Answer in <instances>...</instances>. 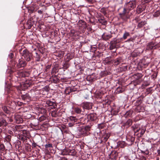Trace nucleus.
<instances>
[{
	"label": "nucleus",
	"mask_w": 160,
	"mask_h": 160,
	"mask_svg": "<svg viewBox=\"0 0 160 160\" xmlns=\"http://www.w3.org/2000/svg\"><path fill=\"white\" fill-rule=\"evenodd\" d=\"M69 67L68 64L67 63H65L63 65V67L64 68L67 69Z\"/></svg>",
	"instance_id": "44"
},
{
	"label": "nucleus",
	"mask_w": 160,
	"mask_h": 160,
	"mask_svg": "<svg viewBox=\"0 0 160 160\" xmlns=\"http://www.w3.org/2000/svg\"><path fill=\"white\" fill-rule=\"evenodd\" d=\"M7 160H12V159H8Z\"/></svg>",
	"instance_id": "60"
},
{
	"label": "nucleus",
	"mask_w": 160,
	"mask_h": 160,
	"mask_svg": "<svg viewBox=\"0 0 160 160\" xmlns=\"http://www.w3.org/2000/svg\"><path fill=\"white\" fill-rule=\"evenodd\" d=\"M15 122L18 123H21L23 122V120L21 116L19 115H15L14 116Z\"/></svg>",
	"instance_id": "6"
},
{
	"label": "nucleus",
	"mask_w": 160,
	"mask_h": 160,
	"mask_svg": "<svg viewBox=\"0 0 160 160\" xmlns=\"http://www.w3.org/2000/svg\"><path fill=\"white\" fill-rule=\"evenodd\" d=\"M26 62L24 60L19 59L18 60V62L16 66L18 68H20L22 67H24L26 65Z\"/></svg>",
	"instance_id": "4"
},
{
	"label": "nucleus",
	"mask_w": 160,
	"mask_h": 160,
	"mask_svg": "<svg viewBox=\"0 0 160 160\" xmlns=\"http://www.w3.org/2000/svg\"><path fill=\"white\" fill-rule=\"evenodd\" d=\"M46 103L48 106H53L54 108L56 106L55 102L48 100L46 101Z\"/></svg>",
	"instance_id": "19"
},
{
	"label": "nucleus",
	"mask_w": 160,
	"mask_h": 160,
	"mask_svg": "<svg viewBox=\"0 0 160 160\" xmlns=\"http://www.w3.org/2000/svg\"><path fill=\"white\" fill-rule=\"evenodd\" d=\"M132 123V120L131 119H128L126 122V124L128 126H130Z\"/></svg>",
	"instance_id": "34"
},
{
	"label": "nucleus",
	"mask_w": 160,
	"mask_h": 160,
	"mask_svg": "<svg viewBox=\"0 0 160 160\" xmlns=\"http://www.w3.org/2000/svg\"><path fill=\"white\" fill-rule=\"evenodd\" d=\"M30 85L29 84H28L27 82L23 84V86L25 87V89L29 87Z\"/></svg>",
	"instance_id": "42"
},
{
	"label": "nucleus",
	"mask_w": 160,
	"mask_h": 160,
	"mask_svg": "<svg viewBox=\"0 0 160 160\" xmlns=\"http://www.w3.org/2000/svg\"><path fill=\"white\" fill-rule=\"evenodd\" d=\"M141 152L146 155H148L149 153V152L148 150H146L145 151H141Z\"/></svg>",
	"instance_id": "40"
},
{
	"label": "nucleus",
	"mask_w": 160,
	"mask_h": 160,
	"mask_svg": "<svg viewBox=\"0 0 160 160\" xmlns=\"http://www.w3.org/2000/svg\"><path fill=\"white\" fill-rule=\"evenodd\" d=\"M13 57V54L12 53H10L8 55V57L10 58H12Z\"/></svg>",
	"instance_id": "45"
},
{
	"label": "nucleus",
	"mask_w": 160,
	"mask_h": 160,
	"mask_svg": "<svg viewBox=\"0 0 160 160\" xmlns=\"http://www.w3.org/2000/svg\"><path fill=\"white\" fill-rule=\"evenodd\" d=\"M67 90H65V93L67 94H69V93H70V92H67Z\"/></svg>",
	"instance_id": "53"
},
{
	"label": "nucleus",
	"mask_w": 160,
	"mask_h": 160,
	"mask_svg": "<svg viewBox=\"0 0 160 160\" xmlns=\"http://www.w3.org/2000/svg\"><path fill=\"white\" fill-rule=\"evenodd\" d=\"M110 44V46L109 47V48L110 50H112L116 48V45H115L113 44Z\"/></svg>",
	"instance_id": "36"
},
{
	"label": "nucleus",
	"mask_w": 160,
	"mask_h": 160,
	"mask_svg": "<svg viewBox=\"0 0 160 160\" xmlns=\"http://www.w3.org/2000/svg\"><path fill=\"white\" fill-rule=\"evenodd\" d=\"M146 24L147 22L145 21H142L138 23L137 27L138 28H141Z\"/></svg>",
	"instance_id": "13"
},
{
	"label": "nucleus",
	"mask_w": 160,
	"mask_h": 160,
	"mask_svg": "<svg viewBox=\"0 0 160 160\" xmlns=\"http://www.w3.org/2000/svg\"><path fill=\"white\" fill-rule=\"evenodd\" d=\"M10 136H8V137L7 138L8 139H10Z\"/></svg>",
	"instance_id": "59"
},
{
	"label": "nucleus",
	"mask_w": 160,
	"mask_h": 160,
	"mask_svg": "<svg viewBox=\"0 0 160 160\" xmlns=\"http://www.w3.org/2000/svg\"><path fill=\"white\" fill-rule=\"evenodd\" d=\"M68 155L71 156H75L76 154V152L74 149L68 150Z\"/></svg>",
	"instance_id": "21"
},
{
	"label": "nucleus",
	"mask_w": 160,
	"mask_h": 160,
	"mask_svg": "<svg viewBox=\"0 0 160 160\" xmlns=\"http://www.w3.org/2000/svg\"><path fill=\"white\" fill-rule=\"evenodd\" d=\"M2 109L5 112L7 113H8L9 112V110H8L7 108L6 107H4L2 108Z\"/></svg>",
	"instance_id": "35"
},
{
	"label": "nucleus",
	"mask_w": 160,
	"mask_h": 160,
	"mask_svg": "<svg viewBox=\"0 0 160 160\" xmlns=\"http://www.w3.org/2000/svg\"><path fill=\"white\" fill-rule=\"evenodd\" d=\"M92 124H93L92 123V124L91 123L90 125H87L85 126L84 128V129H85L87 131H88V132H89V131L90 130Z\"/></svg>",
	"instance_id": "25"
},
{
	"label": "nucleus",
	"mask_w": 160,
	"mask_h": 160,
	"mask_svg": "<svg viewBox=\"0 0 160 160\" xmlns=\"http://www.w3.org/2000/svg\"><path fill=\"white\" fill-rule=\"evenodd\" d=\"M87 119H86V121H85L84 122H82L83 123H86L89 121H93L96 118L94 114H91L87 115Z\"/></svg>",
	"instance_id": "5"
},
{
	"label": "nucleus",
	"mask_w": 160,
	"mask_h": 160,
	"mask_svg": "<svg viewBox=\"0 0 160 160\" xmlns=\"http://www.w3.org/2000/svg\"><path fill=\"white\" fill-rule=\"evenodd\" d=\"M81 134L85 136H87L90 134L89 132L87 131L84 128H81Z\"/></svg>",
	"instance_id": "20"
},
{
	"label": "nucleus",
	"mask_w": 160,
	"mask_h": 160,
	"mask_svg": "<svg viewBox=\"0 0 160 160\" xmlns=\"http://www.w3.org/2000/svg\"><path fill=\"white\" fill-rule=\"evenodd\" d=\"M38 122L37 124H33V126H34L35 127H36V126H37L38 125Z\"/></svg>",
	"instance_id": "55"
},
{
	"label": "nucleus",
	"mask_w": 160,
	"mask_h": 160,
	"mask_svg": "<svg viewBox=\"0 0 160 160\" xmlns=\"http://www.w3.org/2000/svg\"><path fill=\"white\" fill-rule=\"evenodd\" d=\"M68 150L69 149H63L61 152V154L63 155H68Z\"/></svg>",
	"instance_id": "22"
},
{
	"label": "nucleus",
	"mask_w": 160,
	"mask_h": 160,
	"mask_svg": "<svg viewBox=\"0 0 160 160\" xmlns=\"http://www.w3.org/2000/svg\"><path fill=\"white\" fill-rule=\"evenodd\" d=\"M132 128H133V129L135 133H136L138 132L141 129V128H139V129H137L136 127H135V128H134V127L132 126Z\"/></svg>",
	"instance_id": "38"
},
{
	"label": "nucleus",
	"mask_w": 160,
	"mask_h": 160,
	"mask_svg": "<svg viewBox=\"0 0 160 160\" xmlns=\"http://www.w3.org/2000/svg\"><path fill=\"white\" fill-rule=\"evenodd\" d=\"M98 21L100 23H102V24H105L106 22V21L105 20L102 19V18L98 19Z\"/></svg>",
	"instance_id": "33"
},
{
	"label": "nucleus",
	"mask_w": 160,
	"mask_h": 160,
	"mask_svg": "<svg viewBox=\"0 0 160 160\" xmlns=\"http://www.w3.org/2000/svg\"><path fill=\"white\" fill-rule=\"evenodd\" d=\"M28 96V95L27 94L24 95L23 98H26Z\"/></svg>",
	"instance_id": "57"
},
{
	"label": "nucleus",
	"mask_w": 160,
	"mask_h": 160,
	"mask_svg": "<svg viewBox=\"0 0 160 160\" xmlns=\"http://www.w3.org/2000/svg\"><path fill=\"white\" fill-rule=\"evenodd\" d=\"M74 110L75 112L78 114H84V111H82L81 108L78 107H76L74 108Z\"/></svg>",
	"instance_id": "10"
},
{
	"label": "nucleus",
	"mask_w": 160,
	"mask_h": 160,
	"mask_svg": "<svg viewBox=\"0 0 160 160\" xmlns=\"http://www.w3.org/2000/svg\"><path fill=\"white\" fill-rule=\"evenodd\" d=\"M74 123H68V125L69 127H71L72 126H73V125H74Z\"/></svg>",
	"instance_id": "50"
},
{
	"label": "nucleus",
	"mask_w": 160,
	"mask_h": 160,
	"mask_svg": "<svg viewBox=\"0 0 160 160\" xmlns=\"http://www.w3.org/2000/svg\"><path fill=\"white\" fill-rule=\"evenodd\" d=\"M17 73L18 74V76H17V77H24L26 76L23 72H22L18 71Z\"/></svg>",
	"instance_id": "28"
},
{
	"label": "nucleus",
	"mask_w": 160,
	"mask_h": 160,
	"mask_svg": "<svg viewBox=\"0 0 160 160\" xmlns=\"http://www.w3.org/2000/svg\"><path fill=\"white\" fill-rule=\"evenodd\" d=\"M160 13L159 11H157L154 13L153 14V16L155 17H156L159 16L160 15Z\"/></svg>",
	"instance_id": "32"
},
{
	"label": "nucleus",
	"mask_w": 160,
	"mask_h": 160,
	"mask_svg": "<svg viewBox=\"0 0 160 160\" xmlns=\"http://www.w3.org/2000/svg\"><path fill=\"white\" fill-rule=\"evenodd\" d=\"M157 152H158V155H160V150H158V151H157Z\"/></svg>",
	"instance_id": "54"
},
{
	"label": "nucleus",
	"mask_w": 160,
	"mask_h": 160,
	"mask_svg": "<svg viewBox=\"0 0 160 160\" xmlns=\"http://www.w3.org/2000/svg\"><path fill=\"white\" fill-rule=\"evenodd\" d=\"M124 90V89L122 87H119L116 89L115 92L117 94H118L122 92Z\"/></svg>",
	"instance_id": "15"
},
{
	"label": "nucleus",
	"mask_w": 160,
	"mask_h": 160,
	"mask_svg": "<svg viewBox=\"0 0 160 160\" xmlns=\"http://www.w3.org/2000/svg\"><path fill=\"white\" fill-rule=\"evenodd\" d=\"M10 121H11V122H12V120H10Z\"/></svg>",
	"instance_id": "61"
},
{
	"label": "nucleus",
	"mask_w": 160,
	"mask_h": 160,
	"mask_svg": "<svg viewBox=\"0 0 160 160\" xmlns=\"http://www.w3.org/2000/svg\"><path fill=\"white\" fill-rule=\"evenodd\" d=\"M85 1L88 3H91L92 1V0H85Z\"/></svg>",
	"instance_id": "49"
},
{
	"label": "nucleus",
	"mask_w": 160,
	"mask_h": 160,
	"mask_svg": "<svg viewBox=\"0 0 160 160\" xmlns=\"http://www.w3.org/2000/svg\"><path fill=\"white\" fill-rule=\"evenodd\" d=\"M8 124L6 120L4 119H0V127L5 126Z\"/></svg>",
	"instance_id": "14"
},
{
	"label": "nucleus",
	"mask_w": 160,
	"mask_h": 160,
	"mask_svg": "<svg viewBox=\"0 0 160 160\" xmlns=\"http://www.w3.org/2000/svg\"><path fill=\"white\" fill-rule=\"evenodd\" d=\"M21 54L23 57L24 59L28 62L30 61L32 58V54L26 49L23 50L21 52Z\"/></svg>",
	"instance_id": "2"
},
{
	"label": "nucleus",
	"mask_w": 160,
	"mask_h": 160,
	"mask_svg": "<svg viewBox=\"0 0 160 160\" xmlns=\"http://www.w3.org/2000/svg\"><path fill=\"white\" fill-rule=\"evenodd\" d=\"M51 114L52 116L53 117H57L58 115L57 111L55 110L52 111L51 112Z\"/></svg>",
	"instance_id": "24"
},
{
	"label": "nucleus",
	"mask_w": 160,
	"mask_h": 160,
	"mask_svg": "<svg viewBox=\"0 0 160 160\" xmlns=\"http://www.w3.org/2000/svg\"><path fill=\"white\" fill-rule=\"evenodd\" d=\"M142 101L141 99H139L138 100L136 101V102L137 103H138L137 104L138 105H139L140 104H141L142 103Z\"/></svg>",
	"instance_id": "43"
},
{
	"label": "nucleus",
	"mask_w": 160,
	"mask_h": 160,
	"mask_svg": "<svg viewBox=\"0 0 160 160\" xmlns=\"http://www.w3.org/2000/svg\"><path fill=\"white\" fill-rule=\"evenodd\" d=\"M140 130H141L140 137H141L144 133L146 131V128H141Z\"/></svg>",
	"instance_id": "30"
},
{
	"label": "nucleus",
	"mask_w": 160,
	"mask_h": 160,
	"mask_svg": "<svg viewBox=\"0 0 160 160\" xmlns=\"http://www.w3.org/2000/svg\"><path fill=\"white\" fill-rule=\"evenodd\" d=\"M69 119L72 122H76L78 120V119H77L76 117H74V116H70L69 117Z\"/></svg>",
	"instance_id": "23"
},
{
	"label": "nucleus",
	"mask_w": 160,
	"mask_h": 160,
	"mask_svg": "<svg viewBox=\"0 0 160 160\" xmlns=\"http://www.w3.org/2000/svg\"><path fill=\"white\" fill-rule=\"evenodd\" d=\"M46 118V117L44 115H42L39 118V121L40 122H42L45 120Z\"/></svg>",
	"instance_id": "31"
},
{
	"label": "nucleus",
	"mask_w": 160,
	"mask_h": 160,
	"mask_svg": "<svg viewBox=\"0 0 160 160\" xmlns=\"http://www.w3.org/2000/svg\"><path fill=\"white\" fill-rule=\"evenodd\" d=\"M121 39H120L114 38L113 40L110 42V44L116 45L117 44L119 43Z\"/></svg>",
	"instance_id": "12"
},
{
	"label": "nucleus",
	"mask_w": 160,
	"mask_h": 160,
	"mask_svg": "<svg viewBox=\"0 0 160 160\" xmlns=\"http://www.w3.org/2000/svg\"><path fill=\"white\" fill-rule=\"evenodd\" d=\"M38 12L40 14H42V11L40 10H38Z\"/></svg>",
	"instance_id": "51"
},
{
	"label": "nucleus",
	"mask_w": 160,
	"mask_h": 160,
	"mask_svg": "<svg viewBox=\"0 0 160 160\" xmlns=\"http://www.w3.org/2000/svg\"><path fill=\"white\" fill-rule=\"evenodd\" d=\"M118 153L116 151H112L110 154V158L111 159H115L117 157Z\"/></svg>",
	"instance_id": "7"
},
{
	"label": "nucleus",
	"mask_w": 160,
	"mask_h": 160,
	"mask_svg": "<svg viewBox=\"0 0 160 160\" xmlns=\"http://www.w3.org/2000/svg\"><path fill=\"white\" fill-rule=\"evenodd\" d=\"M140 160H146V158L145 157L142 156L140 157Z\"/></svg>",
	"instance_id": "46"
},
{
	"label": "nucleus",
	"mask_w": 160,
	"mask_h": 160,
	"mask_svg": "<svg viewBox=\"0 0 160 160\" xmlns=\"http://www.w3.org/2000/svg\"><path fill=\"white\" fill-rule=\"evenodd\" d=\"M142 75L141 74L138 73L135 75V78L137 79H138L142 77Z\"/></svg>",
	"instance_id": "27"
},
{
	"label": "nucleus",
	"mask_w": 160,
	"mask_h": 160,
	"mask_svg": "<svg viewBox=\"0 0 160 160\" xmlns=\"http://www.w3.org/2000/svg\"><path fill=\"white\" fill-rule=\"evenodd\" d=\"M60 160H67V159L65 158H62Z\"/></svg>",
	"instance_id": "52"
},
{
	"label": "nucleus",
	"mask_w": 160,
	"mask_h": 160,
	"mask_svg": "<svg viewBox=\"0 0 160 160\" xmlns=\"http://www.w3.org/2000/svg\"><path fill=\"white\" fill-rule=\"evenodd\" d=\"M132 112L131 111H128L126 113V115L127 116H130L132 115Z\"/></svg>",
	"instance_id": "41"
},
{
	"label": "nucleus",
	"mask_w": 160,
	"mask_h": 160,
	"mask_svg": "<svg viewBox=\"0 0 160 160\" xmlns=\"http://www.w3.org/2000/svg\"><path fill=\"white\" fill-rule=\"evenodd\" d=\"M145 8L142 5H138L136 8V12L138 14L141 13L145 10Z\"/></svg>",
	"instance_id": "9"
},
{
	"label": "nucleus",
	"mask_w": 160,
	"mask_h": 160,
	"mask_svg": "<svg viewBox=\"0 0 160 160\" xmlns=\"http://www.w3.org/2000/svg\"><path fill=\"white\" fill-rule=\"evenodd\" d=\"M142 0L144 2V3H148V2H150V1H151V0Z\"/></svg>",
	"instance_id": "47"
},
{
	"label": "nucleus",
	"mask_w": 160,
	"mask_h": 160,
	"mask_svg": "<svg viewBox=\"0 0 160 160\" xmlns=\"http://www.w3.org/2000/svg\"><path fill=\"white\" fill-rule=\"evenodd\" d=\"M103 126H102V125L101 124H99L98 125V127L100 128V129H102V128H103Z\"/></svg>",
	"instance_id": "48"
},
{
	"label": "nucleus",
	"mask_w": 160,
	"mask_h": 160,
	"mask_svg": "<svg viewBox=\"0 0 160 160\" xmlns=\"http://www.w3.org/2000/svg\"><path fill=\"white\" fill-rule=\"evenodd\" d=\"M39 53V51L36 52L35 53V55L34 56V57L36 58V61L37 62L39 61L41 59V57Z\"/></svg>",
	"instance_id": "16"
},
{
	"label": "nucleus",
	"mask_w": 160,
	"mask_h": 160,
	"mask_svg": "<svg viewBox=\"0 0 160 160\" xmlns=\"http://www.w3.org/2000/svg\"><path fill=\"white\" fill-rule=\"evenodd\" d=\"M156 44H155L153 42H151L148 43L147 46V48L148 49H155L156 48Z\"/></svg>",
	"instance_id": "11"
},
{
	"label": "nucleus",
	"mask_w": 160,
	"mask_h": 160,
	"mask_svg": "<svg viewBox=\"0 0 160 160\" xmlns=\"http://www.w3.org/2000/svg\"><path fill=\"white\" fill-rule=\"evenodd\" d=\"M149 63V62H147L146 64H144V65L146 66H148Z\"/></svg>",
	"instance_id": "56"
},
{
	"label": "nucleus",
	"mask_w": 160,
	"mask_h": 160,
	"mask_svg": "<svg viewBox=\"0 0 160 160\" xmlns=\"http://www.w3.org/2000/svg\"><path fill=\"white\" fill-rule=\"evenodd\" d=\"M157 160H159V158H158V159H157Z\"/></svg>",
	"instance_id": "62"
},
{
	"label": "nucleus",
	"mask_w": 160,
	"mask_h": 160,
	"mask_svg": "<svg viewBox=\"0 0 160 160\" xmlns=\"http://www.w3.org/2000/svg\"><path fill=\"white\" fill-rule=\"evenodd\" d=\"M118 145V146L121 148H123L125 146V143L124 142H120Z\"/></svg>",
	"instance_id": "29"
},
{
	"label": "nucleus",
	"mask_w": 160,
	"mask_h": 160,
	"mask_svg": "<svg viewBox=\"0 0 160 160\" xmlns=\"http://www.w3.org/2000/svg\"><path fill=\"white\" fill-rule=\"evenodd\" d=\"M79 120V119H78ZM86 119H87L85 118H81L79 119V121H80L83 124H84V123H83L82 122H84L85 121H86Z\"/></svg>",
	"instance_id": "37"
},
{
	"label": "nucleus",
	"mask_w": 160,
	"mask_h": 160,
	"mask_svg": "<svg viewBox=\"0 0 160 160\" xmlns=\"http://www.w3.org/2000/svg\"><path fill=\"white\" fill-rule=\"evenodd\" d=\"M135 20L136 21V22L138 21L137 20V18H136L135 19Z\"/></svg>",
	"instance_id": "58"
},
{
	"label": "nucleus",
	"mask_w": 160,
	"mask_h": 160,
	"mask_svg": "<svg viewBox=\"0 0 160 160\" xmlns=\"http://www.w3.org/2000/svg\"><path fill=\"white\" fill-rule=\"evenodd\" d=\"M45 148H52V144H46L45 145Z\"/></svg>",
	"instance_id": "39"
},
{
	"label": "nucleus",
	"mask_w": 160,
	"mask_h": 160,
	"mask_svg": "<svg viewBox=\"0 0 160 160\" xmlns=\"http://www.w3.org/2000/svg\"><path fill=\"white\" fill-rule=\"evenodd\" d=\"M122 61V58L121 57H119L116 58L114 60V63L116 65L120 64Z\"/></svg>",
	"instance_id": "17"
},
{
	"label": "nucleus",
	"mask_w": 160,
	"mask_h": 160,
	"mask_svg": "<svg viewBox=\"0 0 160 160\" xmlns=\"http://www.w3.org/2000/svg\"><path fill=\"white\" fill-rule=\"evenodd\" d=\"M81 106L83 108V109H91L92 108V103L89 102H83L82 103Z\"/></svg>",
	"instance_id": "3"
},
{
	"label": "nucleus",
	"mask_w": 160,
	"mask_h": 160,
	"mask_svg": "<svg viewBox=\"0 0 160 160\" xmlns=\"http://www.w3.org/2000/svg\"><path fill=\"white\" fill-rule=\"evenodd\" d=\"M33 21H32L31 19L28 20L27 23V24L28 25V29L30 28L33 26Z\"/></svg>",
	"instance_id": "18"
},
{
	"label": "nucleus",
	"mask_w": 160,
	"mask_h": 160,
	"mask_svg": "<svg viewBox=\"0 0 160 160\" xmlns=\"http://www.w3.org/2000/svg\"><path fill=\"white\" fill-rule=\"evenodd\" d=\"M130 36L129 33L128 32H125L123 35V36L122 38L123 39L125 40L127 38L128 36Z\"/></svg>",
	"instance_id": "26"
},
{
	"label": "nucleus",
	"mask_w": 160,
	"mask_h": 160,
	"mask_svg": "<svg viewBox=\"0 0 160 160\" xmlns=\"http://www.w3.org/2000/svg\"><path fill=\"white\" fill-rule=\"evenodd\" d=\"M102 37L103 39L107 40L111 38L112 35L111 34L104 33L102 34Z\"/></svg>",
	"instance_id": "8"
},
{
	"label": "nucleus",
	"mask_w": 160,
	"mask_h": 160,
	"mask_svg": "<svg viewBox=\"0 0 160 160\" xmlns=\"http://www.w3.org/2000/svg\"><path fill=\"white\" fill-rule=\"evenodd\" d=\"M136 6L135 0L130 1L126 3L124 6L123 11L119 13L120 17L124 20H126L130 17L129 13L130 11L135 8Z\"/></svg>",
	"instance_id": "1"
}]
</instances>
